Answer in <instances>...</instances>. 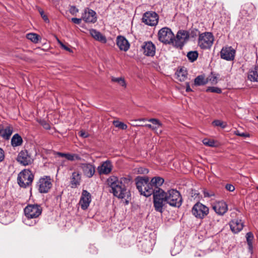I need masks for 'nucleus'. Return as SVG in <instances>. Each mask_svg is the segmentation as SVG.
Instances as JSON below:
<instances>
[{"instance_id":"nucleus-1","label":"nucleus","mask_w":258,"mask_h":258,"mask_svg":"<svg viewBox=\"0 0 258 258\" xmlns=\"http://www.w3.org/2000/svg\"><path fill=\"white\" fill-rule=\"evenodd\" d=\"M182 203L180 192L174 189L165 192L162 189L158 188L154 195V207L156 211L162 213L165 204L170 206L179 208Z\"/></svg>"},{"instance_id":"nucleus-2","label":"nucleus","mask_w":258,"mask_h":258,"mask_svg":"<svg viewBox=\"0 0 258 258\" xmlns=\"http://www.w3.org/2000/svg\"><path fill=\"white\" fill-rule=\"evenodd\" d=\"M130 181L127 178H121L120 179L115 176H110L108 178L107 182L109 187L111 188L110 191L118 199H124L128 194L125 182Z\"/></svg>"},{"instance_id":"nucleus-3","label":"nucleus","mask_w":258,"mask_h":258,"mask_svg":"<svg viewBox=\"0 0 258 258\" xmlns=\"http://www.w3.org/2000/svg\"><path fill=\"white\" fill-rule=\"evenodd\" d=\"M42 209L38 204H29L24 209L25 216L27 219L25 220L26 225L34 226L38 222V218L41 215Z\"/></svg>"},{"instance_id":"nucleus-4","label":"nucleus","mask_w":258,"mask_h":258,"mask_svg":"<svg viewBox=\"0 0 258 258\" xmlns=\"http://www.w3.org/2000/svg\"><path fill=\"white\" fill-rule=\"evenodd\" d=\"M136 186L141 195L146 197H149L153 194L154 201V195L157 189H154L151 182H149L148 177H138L136 178Z\"/></svg>"},{"instance_id":"nucleus-5","label":"nucleus","mask_w":258,"mask_h":258,"mask_svg":"<svg viewBox=\"0 0 258 258\" xmlns=\"http://www.w3.org/2000/svg\"><path fill=\"white\" fill-rule=\"evenodd\" d=\"M214 40L213 35L211 32H204L199 34L198 46L202 49H210Z\"/></svg>"},{"instance_id":"nucleus-6","label":"nucleus","mask_w":258,"mask_h":258,"mask_svg":"<svg viewBox=\"0 0 258 258\" xmlns=\"http://www.w3.org/2000/svg\"><path fill=\"white\" fill-rule=\"evenodd\" d=\"M34 178L32 172L28 169H24L18 176V183L22 187H26L31 184Z\"/></svg>"},{"instance_id":"nucleus-7","label":"nucleus","mask_w":258,"mask_h":258,"mask_svg":"<svg viewBox=\"0 0 258 258\" xmlns=\"http://www.w3.org/2000/svg\"><path fill=\"white\" fill-rule=\"evenodd\" d=\"M158 37L159 40L164 44H172L174 35L170 28L165 27L158 31Z\"/></svg>"},{"instance_id":"nucleus-8","label":"nucleus","mask_w":258,"mask_h":258,"mask_svg":"<svg viewBox=\"0 0 258 258\" xmlns=\"http://www.w3.org/2000/svg\"><path fill=\"white\" fill-rule=\"evenodd\" d=\"M209 212L208 207L201 203L198 202L192 208L191 213L197 218L202 219L204 218Z\"/></svg>"},{"instance_id":"nucleus-9","label":"nucleus","mask_w":258,"mask_h":258,"mask_svg":"<svg viewBox=\"0 0 258 258\" xmlns=\"http://www.w3.org/2000/svg\"><path fill=\"white\" fill-rule=\"evenodd\" d=\"M51 179L50 176H45L39 179L36 186L40 193H47L52 187Z\"/></svg>"},{"instance_id":"nucleus-10","label":"nucleus","mask_w":258,"mask_h":258,"mask_svg":"<svg viewBox=\"0 0 258 258\" xmlns=\"http://www.w3.org/2000/svg\"><path fill=\"white\" fill-rule=\"evenodd\" d=\"M142 20L146 25L154 26L158 23L159 16L155 12L148 11L144 14Z\"/></svg>"},{"instance_id":"nucleus-11","label":"nucleus","mask_w":258,"mask_h":258,"mask_svg":"<svg viewBox=\"0 0 258 258\" xmlns=\"http://www.w3.org/2000/svg\"><path fill=\"white\" fill-rule=\"evenodd\" d=\"M189 37V33L185 30H179L174 37L173 43L176 47L181 48L187 41Z\"/></svg>"},{"instance_id":"nucleus-12","label":"nucleus","mask_w":258,"mask_h":258,"mask_svg":"<svg viewBox=\"0 0 258 258\" xmlns=\"http://www.w3.org/2000/svg\"><path fill=\"white\" fill-rule=\"evenodd\" d=\"M17 161L21 165L27 166L33 163V158L27 150H24L19 153L17 157Z\"/></svg>"},{"instance_id":"nucleus-13","label":"nucleus","mask_w":258,"mask_h":258,"mask_svg":"<svg viewBox=\"0 0 258 258\" xmlns=\"http://www.w3.org/2000/svg\"><path fill=\"white\" fill-rule=\"evenodd\" d=\"M82 19L86 23H95L97 20L96 13L89 8H85L82 14Z\"/></svg>"},{"instance_id":"nucleus-14","label":"nucleus","mask_w":258,"mask_h":258,"mask_svg":"<svg viewBox=\"0 0 258 258\" xmlns=\"http://www.w3.org/2000/svg\"><path fill=\"white\" fill-rule=\"evenodd\" d=\"M79 166L82 169L84 176L91 178L95 172V165L91 163H80Z\"/></svg>"},{"instance_id":"nucleus-15","label":"nucleus","mask_w":258,"mask_h":258,"mask_svg":"<svg viewBox=\"0 0 258 258\" xmlns=\"http://www.w3.org/2000/svg\"><path fill=\"white\" fill-rule=\"evenodd\" d=\"M235 50L231 46L223 47L220 51L221 58L228 60H233L235 58Z\"/></svg>"},{"instance_id":"nucleus-16","label":"nucleus","mask_w":258,"mask_h":258,"mask_svg":"<svg viewBox=\"0 0 258 258\" xmlns=\"http://www.w3.org/2000/svg\"><path fill=\"white\" fill-rule=\"evenodd\" d=\"M212 208L219 215H224L228 211V205L223 201L216 202L213 204Z\"/></svg>"},{"instance_id":"nucleus-17","label":"nucleus","mask_w":258,"mask_h":258,"mask_svg":"<svg viewBox=\"0 0 258 258\" xmlns=\"http://www.w3.org/2000/svg\"><path fill=\"white\" fill-rule=\"evenodd\" d=\"M91 202V195L86 190H83L79 202V205L83 210L88 209Z\"/></svg>"},{"instance_id":"nucleus-18","label":"nucleus","mask_w":258,"mask_h":258,"mask_svg":"<svg viewBox=\"0 0 258 258\" xmlns=\"http://www.w3.org/2000/svg\"><path fill=\"white\" fill-rule=\"evenodd\" d=\"M143 53L149 56H153L155 54L156 47L151 41L144 42L142 46Z\"/></svg>"},{"instance_id":"nucleus-19","label":"nucleus","mask_w":258,"mask_h":258,"mask_svg":"<svg viewBox=\"0 0 258 258\" xmlns=\"http://www.w3.org/2000/svg\"><path fill=\"white\" fill-rule=\"evenodd\" d=\"M230 229L234 233L239 232L243 228V223L241 220L235 219L231 220L229 223Z\"/></svg>"},{"instance_id":"nucleus-20","label":"nucleus","mask_w":258,"mask_h":258,"mask_svg":"<svg viewBox=\"0 0 258 258\" xmlns=\"http://www.w3.org/2000/svg\"><path fill=\"white\" fill-rule=\"evenodd\" d=\"M116 44L121 50L126 51L130 48V43L125 38L118 36L116 39Z\"/></svg>"},{"instance_id":"nucleus-21","label":"nucleus","mask_w":258,"mask_h":258,"mask_svg":"<svg viewBox=\"0 0 258 258\" xmlns=\"http://www.w3.org/2000/svg\"><path fill=\"white\" fill-rule=\"evenodd\" d=\"M81 181V175L79 172L75 171L72 173L71 177V186L72 188H77L80 185Z\"/></svg>"},{"instance_id":"nucleus-22","label":"nucleus","mask_w":258,"mask_h":258,"mask_svg":"<svg viewBox=\"0 0 258 258\" xmlns=\"http://www.w3.org/2000/svg\"><path fill=\"white\" fill-rule=\"evenodd\" d=\"M112 167L111 162L109 161H106L98 167V172L100 174H108L111 172Z\"/></svg>"},{"instance_id":"nucleus-23","label":"nucleus","mask_w":258,"mask_h":258,"mask_svg":"<svg viewBox=\"0 0 258 258\" xmlns=\"http://www.w3.org/2000/svg\"><path fill=\"white\" fill-rule=\"evenodd\" d=\"M247 78L251 82H258V65L251 68L249 70Z\"/></svg>"},{"instance_id":"nucleus-24","label":"nucleus","mask_w":258,"mask_h":258,"mask_svg":"<svg viewBox=\"0 0 258 258\" xmlns=\"http://www.w3.org/2000/svg\"><path fill=\"white\" fill-rule=\"evenodd\" d=\"M90 34L96 40L100 41L103 43H105L106 42L107 40L105 36L102 35L98 31L92 29L90 30Z\"/></svg>"},{"instance_id":"nucleus-25","label":"nucleus","mask_w":258,"mask_h":258,"mask_svg":"<svg viewBox=\"0 0 258 258\" xmlns=\"http://www.w3.org/2000/svg\"><path fill=\"white\" fill-rule=\"evenodd\" d=\"M164 180L163 178L156 176L153 177L151 180V183L153 187H155L154 189H158L160 188L159 187L161 186L164 183Z\"/></svg>"},{"instance_id":"nucleus-26","label":"nucleus","mask_w":258,"mask_h":258,"mask_svg":"<svg viewBox=\"0 0 258 258\" xmlns=\"http://www.w3.org/2000/svg\"><path fill=\"white\" fill-rule=\"evenodd\" d=\"M246 241L248 245V248L249 251L252 253L253 250V240L254 236L252 232H249L246 234Z\"/></svg>"},{"instance_id":"nucleus-27","label":"nucleus","mask_w":258,"mask_h":258,"mask_svg":"<svg viewBox=\"0 0 258 258\" xmlns=\"http://www.w3.org/2000/svg\"><path fill=\"white\" fill-rule=\"evenodd\" d=\"M22 138L18 134H15L11 139V145L13 147L19 146L22 145Z\"/></svg>"},{"instance_id":"nucleus-28","label":"nucleus","mask_w":258,"mask_h":258,"mask_svg":"<svg viewBox=\"0 0 258 258\" xmlns=\"http://www.w3.org/2000/svg\"><path fill=\"white\" fill-rule=\"evenodd\" d=\"M13 128L10 126H7L6 128L4 127L2 138L6 140H9L13 133Z\"/></svg>"},{"instance_id":"nucleus-29","label":"nucleus","mask_w":258,"mask_h":258,"mask_svg":"<svg viewBox=\"0 0 258 258\" xmlns=\"http://www.w3.org/2000/svg\"><path fill=\"white\" fill-rule=\"evenodd\" d=\"M9 213L0 209V222L7 224L10 221L8 217Z\"/></svg>"},{"instance_id":"nucleus-30","label":"nucleus","mask_w":258,"mask_h":258,"mask_svg":"<svg viewBox=\"0 0 258 258\" xmlns=\"http://www.w3.org/2000/svg\"><path fill=\"white\" fill-rule=\"evenodd\" d=\"M208 83L207 79L202 75L198 76L195 79L194 85L195 86H203L206 85Z\"/></svg>"},{"instance_id":"nucleus-31","label":"nucleus","mask_w":258,"mask_h":258,"mask_svg":"<svg viewBox=\"0 0 258 258\" xmlns=\"http://www.w3.org/2000/svg\"><path fill=\"white\" fill-rule=\"evenodd\" d=\"M186 56L188 60L192 62L197 59L199 53L197 51H190L187 53Z\"/></svg>"},{"instance_id":"nucleus-32","label":"nucleus","mask_w":258,"mask_h":258,"mask_svg":"<svg viewBox=\"0 0 258 258\" xmlns=\"http://www.w3.org/2000/svg\"><path fill=\"white\" fill-rule=\"evenodd\" d=\"M67 159L71 161H75L76 160L78 161H84V160L83 159L81 156L77 154H71V153H68L67 156Z\"/></svg>"},{"instance_id":"nucleus-33","label":"nucleus","mask_w":258,"mask_h":258,"mask_svg":"<svg viewBox=\"0 0 258 258\" xmlns=\"http://www.w3.org/2000/svg\"><path fill=\"white\" fill-rule=\"evenodd\" d=\"M26 37L28 39L35 43H38L40 38V36L38 34L32 33L27 34Z\"/></svg>"},{"instance_id":"nucleus-34","label":"nucleus","mask_w":258,"mask_h":258,"mask_svg":"<svg viewBox=\"0 0 258 258\" xmlns=\"http://www.w3.org/2000/svg\"><path fill=\"white\" fill-rule=\"evenodd\" d=\"M111 81L113 82H115L117 83L119 85L125 87H126V83L125 82L124 79L123 78L119 77V78H115L114 77H111Z\"/></svg>"},{"instance_id":"nucleus-35","label":"nucleus","mask_w":258,"mask_h":258,"mask_svg":"<svg viewBox=\"0 0 258 258\" xmlns=\"http://www.w3.org/2000/svg\"><path fill=\"white\" fill-rule=\"evenodd\" d=\"M203 143L207 146L211 147H215L218 145L217 143L214 140H210L209 139H204L203 140Z\"/></svg>"},{"instance_id":"nucleus-36","label":"nucleus","mask_w":258,"mask_h":258,"mask_svg":"<svg viewBox=\"0 0 258 258\" xmlns=\"http://www.w3.org/2000/svg\"><path fill=\"white\" fill-rule=\"evenodd\" d=\"M212 124L215 126H220L222 128H225L227 125L226 122L222 121L220 120H215L212 122Z\"/></svg>"},{"instance_id":"nucleus-37","label":"nucleus","mask_w":258,"mask_h":258,"mask_svg":"<svg viewBox=\"0 0 258 258\" xmlns=\"http://www.w3.org/2000/svg\"><path fill=\"white\" fill-rule=\"evenodd\" d=\"M113 123L116 127H118L122 130H126L127 127V125L124 123L123 122L117 120L114 121Z\"/></svg>"},{"instance_id":"nucleus-38","label":"nucleus","mask_w":258,"mask_h":258,"mask_svg":"<svg viewBox=\"0 0 258 258\" xmlns=\"http://www.w3.org/2000/svg\"><path fill=\"white\" fill-rule=\"evenodd\" d=\"M149 122H151L154 125V127H156V131L160 127H162V123L157 119L156 118H150L148 120Z\"/></svg>"},{"instance_id":"nucleus-39","label":"nucleus","mask_w":258,"mask_h":258,"mask_svg":"<svg viewBox=\"0 0 258 258\" xmlns=\"http://www.w3.org/2000/svg\"><path fill=\"white\" fill-rule=\"evenodd\" d=\"M207 92H211L213 93H221L222 90L220 88L216 87H210L207 89Z\"/></svg>"},{"instance_id":"nucleus-40","label":"nucleus","mask_w":258,"mask_h":258,"mask_svg":"<svg viewBox=\"0 0 258 258\" xmlns=\"http://www.w3.org/2000/svg\"><path fill=\"white\" fill-rule=\"evenodd\" d=\"M40 123L46 130H49L50 128L49 124L44 120H41Z\"/></svg>"},{"instance_id":"nucleus-41","label":"nucleus","mask_w":258,"mask_h":258,"mask_svg":"<svg viewBox=\"0 0 258 258\" xmlns=\"http://www.w3.org/2000/svg\"><path fill=\"white\" fill-rule=\"evenodd\" d=\"M39 13L43 19L44 20V21H45L46 22H48L49 20L47 16L44 14V11L42 10H40Z\"/></svg>"},{"instance_id":"nucleus-42","label":"nucleus","mask_w":258,"mask_h":258,"mask_svg":"<svg viewBox=\"0 0 258 258\" xmlns=\"http://www.w3.org/2000/svg\"><path fill=\"white\" fill-rule=\"evenodd\" d=\"M70 11L72 14L75 15L79 12V10L75 6H72Z\"/></svg>"},{"instance_id":"nucleus-43","label":"nucleus","mask_w":258,"mask_h":258,"mask_svg":"<svg viewBox=\"0 0 258 258\" xmlns=\"http://www.w3.org/2000/svg\"><path fill=\"white\" fill-rule=\"evenodd\" d=\"M83 19L81 18H72L71 21L76 24H80Z\"/></svg>"},{"instance_id":"nucleus-44","label":"nucleus","mask_w":258,"mask_h":258,"mask_svg":"<svg viewBox=\"0 0 258 258\" xmlns=\"http://www.w3.org/2000/svg\"><path fill=\"white\" fill-rule=\"evenodd\" d=\"M234 134L237 135V136H240V137H248V135L246 133H240L239 131L237 130V131H235L234 132Z\"/></svg>"},{"instance_id":"nucleus-45","label":"nucleus","mask_w":258,"mask_h":258,"mask_svg":"<svg viewBox=\"0 0 258 258\" xmlns=\"http://www.w3.org/2000/svg\"><path fill=\"white\" fill-rule=\"evenodd\" d=\"M225 188L229 191H233L235 189V187L231 184H227L225 186Z\"/></svg>"},{"instance_id":"nucleus-46","label":"nucleus","mask_w":258,"mask_h":258,"mask_svg":"<svg viewBox=\"0 0 258 258\" xmlns=\"http://www.w3.org/2000/svg\"><path fill=\"white\" fill-rule=\"evenodd\" d=\"M138 172L140 174H147L149 172V170L147 168L141 167L139 168Z\"/></svg>"},{"instance_id":"nucleus-47","label":"nucleus","mask_w":258,"mask_h":258,"mask_svg":"<svg viewBox=\"0 0 258 258\" xmlns=\"http://www.w3.org/2000/svg\"><path fill=\"white\" fill-rule=\"evenodd\" d=\"M247 8H249L251 9V11H252L254 9V7L252 4H247L244 6L242 12H243L244 11H247V10H245V9H246Z\"/></svg>"},{"instance_id":"nucleus-48","label":"nucleus","mask_w":258,"mask_h":258,"mask_svg":"<svg viewBox=\"0 0 258 258\" xmlns=\"http://www.w3.org/2000/svg\"><path fill=\"white\" fill-rule=\"evenodd\" d=\"M198 34H199V35L201 33L197 29H194V30H191L190 33L189 34V36L190 35V36L194 37L197 36Z\"/></svg>"},{"instance_id":"nucleus-49","label":"nucleus","mask_w":258,"mask_h":258,"mask_svg":"<svg viewBox=\"0 0 258 258\" xmlns=\"http://www.w3.org/2000/svg\"><path fill=\"white\" fill-rule=\"evenodd\" d=\"M5 159V152L4 150L0 148V162H2Z\"/></svg>"},{"instance_id":"nucleus-50","label":"nucleus","mask_w":258,"mask_h":258,"mask_svg":"<svg viewBox=\"0 0 258 258\" xmlns=\"http://www.w3.org/2000/svg\"><path fill=\"white\" fill-rule=\"evenodd\" d=\"M60 44L61 45V46L62 48H63L64 50L68 51L69 52H72V50L67 46L63 44L62 42L59 41Z\"/></svg>"},{"instance_id":"nucleus-51","label":"nucleus","mask_w":258,"mask_h":258,"mask_svg":"<svg viewBox=\"0 0 258 258\" xmlns=\"http://www.w3.org/2000/svg\"><path fill=\"white\" fill-rule=\"evenodd\" d=\"M204 195L205 197H211L212 196H214V194L213 192H209L207 191H204Z\"/></svg>"},{"instance_id":"nucleus-52","label":"nucleus","mask_w":258,"mask_h":258,"mask_svg":"<svg viewBox=\"0 0 258 258\" xmlns=\"http://www.w3.org/2000/svg\"><path fill=\"white\" fill-rule=\"evenodd\" d=\"M178 76L180 78L179 80L181 81H184L185 78H186V75L182 74L181 72H179Z\"/></svg>"},{"instance_id":"nucleus-53","label":"nucleus","mask_w":258,"mask_h":258,"mask_svg":"<svg viewBox=\"0 0 258 258\" xmlns=\"http://www.w3.org/2000/svg\"><path fill=\"white\" fill-rule=\"evenodd\" d=\"M79 135L84 138H86L88 137V134L83 131H81L79 132Z\"/></svg>"},{"instance_id":"nucleus-54","label":"nucleus","mask_w":258,"mask_h":258,"mask_svg":"<svg viewBox=\"0 0 258 258\" xmlns=\"http://www.w3.org/2000/svg\"><path fill=\"white\" fill-rule=\"evenodd\" d=\"M144 126H146L147 127H148L155 132H156V127H154V125H152L150 124H145V125H144Z\"/></svg>"},{"instance_id":"nucleus-55","label":"nucleus","mask_w":258,"mask_h":258,"mask_svg":"<svg viewBox=\"0 0 258 258\" xmlns=\"http://www.w3.org/2000/svg\"><path fill=\"white\" fill-rule=\"evenodd\" d=\"M56 154L57 155H58L59 157H64V158H66L67 159V156L68 153H61V152H57L56 153Z\"/></svg>"},{"instance_id":"nucleus-56","label":"nucleus","mask_w":258,"mask_h":258,"mask_svg":"<svg viewBox=\"0 0 258 258\" xmlns=\"http://www.w3.org/2000/svg\"><path fill=\"white\" fill-rule=\"evenodd\" d=\"M185 84H186V92H189L192 91V90H191V89L190 87L189 83L188 82H186Z\"/></svg>"},{"instance_id":"nucleus-57","label":"nucleus","mask_w":258,"mask_h":258,"mask_svg":"<svg viewBox=\"0 0 258 258\" xmlns=\"http://www.w3.org/2000/svg\"><path fill=\"white\" fill-rule=\"evenodd\" d=\"M4 130V126L2 124H0V136L2 137V132Z\"/></svg>"},{"instance_id":"nucleus-58","label":"nucleus","mask_w":258,"mask_h":258,"mask_svg":"<svg viewBox=\"0 0 258 258\" xmlns=\"http://www.w3.org/2000/svg\"><path fill=\"white\" fill-rule=\"evenodd\" d=\"M171 254L174 255L176 254V253H174L173 250L171 251Z\"/></svg>"},{"instance_id":"nucleus-59","label":"nucleus","mask_w":258,"mask_h":258,"mask_svg":"<svg viewBox=\"0 0 258 258\" xmlns=\"http://www.w3.org/2000/svg\"><path fill=\"white\" fill-rule=\"evenodd\" d=\"M145 119L144 118H142V119H139L138 120H140V121H143V120H145Z\"/></svg>"},{"instance_id":"nucleus-60","label":"nucleus","mask_w":258,"mask_h":258,"mask_svg":"<svg viewBox=\"0 0 258 258\" xmlns=\"http://www.w3.org/2000/svg\"><path fill=\"white\" fill-rule=\"evenodd\" d=\"M134 126H140V125L135 124V123H134V124H133Z\"/></svg>"},{"instance_id":"nucleus-61","label":"nucleus","mask_w":258,"mask_h":258,"mask_svg":"<svg viewBox=\"0 0 258 258\" xmlns=\"http://www.w3.org/2000/svg\"><path fill=\"white\" fill-rule=\"evenodd\" d=\"M134 126H140V125L135 124V123H134V124H133Z\"/></svg>"},{"instance_id":"nucleus-62","label":"nucleus","mask_w":258,"mask_h":258,"mask_svg":"<svg viewBox=\"0 0 258 258\" xmlns=\"http://www.w3.org/2000/svg\"><path fill=\"white\" fill-rule=\"evenodd\" d=\"M256 189L258 190V186H257V187H256Z\"/></svg>"},{"instance_id":"nucleus-63","label":"nucleus","mask_w":258,"mask_h":258,"mask_svg":"<svg viewBox=\"0 0 258 258\" xmlns=\"http://www.w3.org/2000/svg\"><path fill=\"white\" fill-rule=\"evenodd\" d=\"M256 117H257V119H258V116H257Z\"/></svg>"}]
</instances>
